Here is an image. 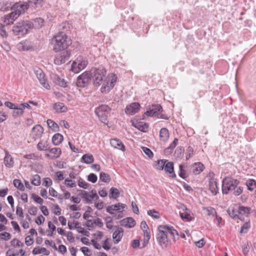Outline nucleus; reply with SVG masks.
<instances>
[{
  "mask_svg": "<svg viewBox=\"0 0 256 256\" xmlns=\"http://www.w3.org/2000/svg\"><path fill=\"white\" fill-rule=\"evenodd\" d=\"M116 230L112 234V238L114 243L117 244L120 240L122 236L124 230L122 228L116 226Z\"/></svg>",
  "mask_w": 256,
  "mask_h": 256,
  "instance_id": "obj_18",
  "label": "nucleus"
},
{
  "mask_svg": "<svg viewBox=\"0 0 256 256\" xmlns=\"http://www.w3.org/2000/svg\"><path fill=\"white\" fill-rule=\"evenodd\" d=\"M250 228V224L249 222H246L241 227L240 233H246L248 230Z\"/></svg>",
  "mask_w": 256,
  "mask_h": 256,
  "instance_id": "obj_58",
  "label": "nucleus"
},
{
  "mask_svg": "<svg viewBox=\"0 0 256 256\" xmlns=\"http://www.w3.org/2000/svg\"><path fill=\"white\" fill-rule=\"evenodd\" d=\"M34 242L33 238H32L30 236H28L25 238V243L26 244L29 246L32 244Z\"/></svg>",
  "mask_w": 256,
  "mask_h": 256,
  "instance_id": "obj_63",
  "label": "nucleus"
},
{
  "mask_svg": "<svg viewBox=\"0 0 256 256\" xmlns=\"http://www.w3.org/2000/svg\"><path fill=\"white\" fill-rule=\"evenodd\" d=\"M34 28L32 22L28 20H21L17 22L12 28V32L16 36H23L28 32L30 29Z\"/></svg>",
  "mask_w": 256,
  "mask_h": 256,
  "instance_id": "obj_4",
  "label": "nucleus"
},
{
  "mask_svg": "<svg viewBox=\"0 0 256 256\" xmlns=\"http://www.w3.org/2000/svg\"><path fill=\"white\" fill-rule=\"evenodd\" d=\"M52 184V180L49 178H44L43 180V185L45 186L48 187L51 186Z\"/></svg>",
  "mask_w": 256,
  "mask_h": 256,
  "instance_id": "obj_61",
  "label": "nucleus"
},
{
  "mask_svg": "<svg viewBox=\"0 0 256 256\" xmlns=\"http://www.w3.org/2000/svg\"><path fill=\"white\" fill-rule=\"evenodd\" d=\"M111 108L108 105L102 104L96 108L95 113L103 112L108 114Z\"/></svg>",
  "mask_w": 256,
  "mask_h": 256,
  "instance_id": "obj_32",
  "label": "nucleus"
},
{
  "mask_svg": "<svg viewBox=\"0 0 256 256\" xmlns=\"http://www.w3.org/2000/svg\"><path fill=\"white\" fill-rule=\"evenodd\" d=\"M167 160H158L156 162V164H155V168L156 169L158 170H164V167L165 163L166 162Z\"/></svg>",
  "mask_w": 256,
  "mask_h": 256,
  "instance_id": "obj_43",
  "label": "nucleus"
},
{
  "mask_svg": "<svg viewBox=\"0 0 256 256\" xmlns=\"http://www.w3.org/2000/svg\"><path fill=\"white\" fill-rule=\"evenodd\" d=\"M164 166V170L166 173L168 174L170 177L175 178L176 176L174 172V163L172 162L167 161L165 163Z\"/></svg>",
  "mask_w": 256,
  "mask_h": 256,
  "instance_id": "obj_17",
  "label": "nucleus"
},
{
  "mask_svg": "<svg viewBox=\"0 0 256 256\" xmlns=\"http://www.w3.org/2000/svg\"><path fill=\"white\" fill-rule=\"evenodd\" d=\"M158 230L156 239L162 247H166L170 244L168 238L169 235L174 239L175 238V235L178 236V232L172 226L160 225L158 226Z\"/></svg>",
  "mask_w": 256,
  "mask_h": 256,
  "instance_id": "obj_2",
  "label": "nucleus"
},
{
  "mask_svg": "<svg viewBox=\"0 0 256 256\" xmlns=\"http://www.w3.org/2000/svg\"><path fill=\"white\" fill-rule=\"evenodd\" d=\"M66 39L67 36L64 32H60L54 36L51 40L53 50L56 52H58L67 48L69 44Z\"/></svg>",
  "mask_w": 256,
  "mask_h": 256,
  "instance_id": "obj_3",
  "label": "nucleus"
},
{
  "mask_svg": "<svg viewBox=\"0 0 256 256\" xmlns=\"http://www.w3.org/2000/svg\"><path fill=\"white\" fill-rule=\"evenodd\" d=\"M14 184L15 187L17 188L20 190L22 191H24V186L20 180H18V179L14 180Z\"/></svg>",
  "mask_w": 256,
  "mask_h": 256,
  "instance_id": "obj_45",
  "label": "nucleus"
},
{
  "mask_svg": "<svg viewBox=\"0 0 256 256\" xmlns=\"http://www.w3.org/2000/svg\"><path fill=\"white\" fill-rule=\"evenodd\" d=\"M10 244L14 247H22L24 246V244L16 238L10 242Z\"/></svg>",
  "mask_w": 256,
  "mask_h": 256,
  "instance_id": "obj_47",
  "label": "nucleus"
},
{
  "mask_svg": "<svg viewBox=\"0 0 256 256\" xmlns=\"http://www.w3.org/2000/svg\"><path fill=\"white\" fill-rule=\"evenodd\" d=\"M183 166H184L182 165V164H180L179 166V168H180L179 176L180 177L182 178H184L186 177V174L185 171L183 170Z\"/></svg>",
  "mask_w": 256,
  "mask_h": 256,
  "instance_id": "obj_60",
  "label": "nucleus"
},
{
  "mask_svg": "<svg viewBox=\"0 0 256 256\" xmlns=\"http://www.w3.org/2000/svg\"><path fill=\"white\" fill-rule=\"evenodd\" d=\"M82 160H83L85 163L90 164H92L94 160V158L92 154H84L82 158Z\"/></svg>",
  "mask_w": 256,
  "mask_h": 256,
  "instance_id": "obj_37",
  "label": "nucleus"
},
{
  "mask_svg": "<svg viewBox=\"0 0 256 256\" xmlns=\"http://www.w3.org/2000/svg\"><path fill=\"white\" fill-rule=\"evenodd\" d=\"M63 140V136L57 133L54 134L52 138V142L55 146L59 145Z\"/></svg>",
  "mask_w": 256,
  "mask_h": 256,
  "instance_id": "obj_29",
  "label": "nucleus"
},
{
  "mask_svg": "<svg viewBox=\"0 0 256 256\" xmlns=\"http://www.w3.org/2000/svg\"><path fill=\"white\" fill-rule=\"evenodd\" d=\"M68 228L70 230H72L75 228L78 229V228L80 227V226H78L79 222H78L74 221L73 222H70V221H68Z\"/></svg>",
  "mask_w": 256,
  "mask_h": 256,
  "instance_id": "obj_51",
  "label": "nucleus"
},
{
  "mask_svg": "<svg viewBox=\"0 0 256 256\" xmlns=\"http://www.w3.org/2000/svg\"><path fill=\"white\" fill-rule=\"evenodd\" d=\"M92 71L94 85L98 86L102 84V92H109L114 87L117 80L116 74H112L110 76L106 77V70L104 67L94 68Z\"/></svg>",
  "mask_w": 256,
  "mask_h": 256,
  "instance_id": "obj_1",
  "label": "nucleus"
},
{
  "mask_svg": "<svg viewBox=\"0 0 256 256\" xmlns=\"http://www.w3.org/2000/svg\"><path fill=\"white\" fill-rule=\"evenodd\" d=\"M226 212L228 215L235 220H242V216L238 215V214L237 206L229 208L227 210Z\"/></svg>",
  "mask_w": 256,
  "mask_h": 256,
  "instance_id": "obj_16",
  "label": "nucleus"
},
{
  "mask_svg": "<svg viewBox=\"0 0 256 256\" xmlns=\"http://www.w3.org/2000/svg\"><path fill=\"white\" fill-rule=\"evenodd\" d=\"M238 210L239 216H242V220L244 216H248L250 212V208L242 206H238Z\"/></svg>",
  "mask_w": 256,
  "mask_h": 256,
  "instance_id": "obj_24",
  "label": "nucleus"
},
{
  "mask_svg": "<svg viewBox=\"0 0 256 256\" xmlns=\"http://www.w3.org/2000/svg\"><path fill=\"white\" fill-rule=\"evenodd\" d=\"M24 113V110L22 108H20V105L18 106H16V108L14 109L12 112V116L14 118H17L18 116L22 115Z\"/></svg>",
  "mask_w": 256,
  "mask_h": 256,
  "instance_id": "obj_38",
  "label": "nucleus"
},
{
  "mask_svg": "<svg viewBox=\"0 0 256 256\" xmlns=\"http://www.w3.org/2000/svg\"><path fill=\"white\" fill-rule=\"evenodd\" d=\"M78 186L80 188L86 189L88 188V186H90V184L86 182L85 181L80 178L78 182Z\"/></svg>",
  "mask_w": 256,
  "mask_h": 256,
  "instance_id": "obj_52",
  "label": "nucleus"
},
{
  "mask_svg": "<svg viewBox=\"0 0 256 256\" xmlns=\"http://www.w3.org/2000/svg\"><path fill=\"white\" fill-rule=\"evenodd\" d=\"M70 52L68 51H64L56 55L54 62L58 65L62 64L68 60L70 56Z\"/></svg>",
  "mask_w": 256,
  "mask_h": 256,
  "instance_id": "obj_11",
  "label": "nucleus"
},
{
  "mask_svg": "<svg viewBox=\"0 0 256 256\" xmlns=\"http://www.w3.org/2000/svg\"><path fill=\"white\" fill-rule=\"evenodd\" d=\"M64 184L66 186L70 188H74L76 186L75 182L68 178L65 180Z\"/></svg>",
  "mask_w": 256,
  "mask_h": 256,
  "instance_id": "obj_53",
  "label": "nucleus"
},
{
  "mask_svg": "<svg viewBox=\"0 0 256 256\" xmlns=\"http://www.w3.org/2000/svg\"><path fill=\"white\" fill-rule=\"evenodd\" d=\"M240 184V181L230 176L225 177L222 181V192L228 194L230 192L234 190Z\"/></svg>",
  "mask_w": 256,
  "mask_h": 256,
  "instance_id": "obj_5",
  "label": "nucleus"
},
{
  "mask_svg": "<svg viewBox=\"0 0 256 256\" xmlns=\"http://www.w3.org/2000/svg\"><path fill=\"white\" fill-rule=\"evenodd\" d=\"M50 153L54 154V155L50 158L51 159H54L58 158L60 156L62 151L60 148H48V150Z\"/></svg>",
  "mask_w": 256,
  "mask_h": 256,
  "instance_id": "obj_33",
  "label": "nucleus"
},
{
  "mask_svg": "<svg viewBox=\"0 0 256 256\" xmlns=\"http://www.w3.org/2000/svg\"><path fill=\"white\" fill-rule=\"evenodd\" d=\"M111 146L114 148L124 151L125 150V146L122 142L118 139H112L110 141Z\"/></svg>",
  "mask_w": 256,
  "mask_h": 256,
  "instance_id": "obj_23",
  "label": "nucleus"
},
{
  "mask_svg": "<svg viewBox=\"0 0 256 256\" xmlns=\"http://www.w3.org/2000/svg\"><path fill=\"white\" fill-rule=\"evenodd\" d=\"M32 199L38 204H42L44 202L43 200L40 197L34 194H32Z\"/></svg>",
  "mask_w": 256,
  "mask_h": 256,
  "instance_id": "obj_56",
  "label": "nucleus"
},
{
  "mask_svg": "<svg viewBox=\"0 0 256 256\" xmlns=\"http://www.w3.org/2000/svg\"><path fill=\"white\" fill-rule=\"evenodd\" d=\"M169 132L166 128H163L160 131V140L163 142H166L169 138Z\"/></svg>",
  "mask_w": 256,
  "mask_h": 256,
  "instance_id": "obj_26",
  "label": "nucleus"
},
{
  "mask_svg": "<svg viewBox=\"0 0 256 256\" xmlns=\"http://www.w3.org/2000/svg\"><path fill=\"white\" fill-rule=\"evenodd\" d=\"M180 214L181 218L184 220H186L188 222H190L192 220V217L190 214V210L189 211H185L183 212H180Z\"/></svg>",
  "mask_w": 256,
  "mask_h": 256,
  "instance_id": "obj_36",
  "label": "nucleus"
},
{
  "mask_svg": "<svg viewBox=\"0 0 256 256\" xmlns=\"http://www.w3.org/2000/svg\"><path fill=\"white\" fill-rule=\"evenodd\" d=\"M125 204L121 203H118L109 206L106 208V212L111 214H114V212H123L125 208Z\"/></svg>",
  "mask_w": 256,
  "mask_h": 256,
  "instance_id": "obj_14",
  "label": "nucleus"
},
{
  "mask_svg": "<svg viewBox=\"0 0 256 256\" xmlns=\"http://www.w3.org/2000/svg\"><path fill=\"white\" fill-rule=\"evenodd\" d=\"M53 108L58 112H64L67 110V107L63 103H56Z\"/></svg>",
  "mask_w": 256,
  "mask_h": 256,
  "instance_id": "obj_28",
  "label": "nucleus"
},
{
  "mask_svg": "<svg viewBox=\"0 0 256 256\" xmlns=\"http://www.w3.org/2000/svg\"><path fill=\"white\" fill-rule=\"evenodd\" d=\"M92 74L90 72H85L80 74L77 78L76 86L78 87H84L90 81Z\"/></svg>",
  "mask_w": 256,
  "mask_h": 256,
  "instance_id": "obj_9",
  "label": "nucleus"
},
{
  "mask_svg": "<svg viewBox=\"0 0 256 256\" xmlns=\"http://www.w3.org/2000/svg\"><path fill=\"white\" fill-rule=\"evenodd\" d=\"M34 72L41 84L46 88L48 90L50 89V86L46 82L45 79V76L42 70L38 68L34 70Z\"/></svg>",
  "mask_w": 256,
  "mask_h": 256,
  "instance_id": "obj_12",
  "label": "nucleus"
},
{
  "mask_svg": "<svg viewBox=\"0 0 256 256\" xmlns=\"http://www.w3.org/2000/svg\"><path fill=\"white\" fill-rule=\"evenodd\" d=\"M143 152L146 154L149 158H152L153 156V153L151 151V150L146 147H142Z\"/></svg>",
  "mask_w": 256,
  "mask_h": 256,
  "instance_id": "obj_62",
  "label": "nucleus"
},
{
  "mask_svg": "<svg viewBox=\"0 0 256 256\" xmlns=\"http://www.w3.org/2000/svg\"><path fill=\"white\" fill-rule=\"evenodd\" d=\"M140 108V104L138 102H133L128 105L125 108V112L128 115H133L138 112Z\"/></svg>",
  "mask_w": 256,
  "mask_h": 256,
  "instance_id": "obj_13",
  "label": "nucleus"
},
{
  "mask_svg": "<svg viewBox=\"0 0 256 256\" xmlns=\"http://www.w3.org/2000/svg\"><path fill=\"white\" fill-rule=\"evenodd\" d=\"M34 22H32L34 28H40L44 24V20L42 18H36L33 20Z\"/></svg>",
  "mask_w": 256,
  "mask_h": 256,
  "instance_id": "obj_31",
  "label": "nucleus"
},
{
  "mask_svg": "<svg viewBox=\"0 0 256 256\" xmlns=\"http://www.w3.org/2000/svg\"><path fill=\"white\" fill-rule=\"evenodd\" d=\"M192 168L194 174H198L204 170V166L201 162H197L192 166Z\"/></svg>",
  "mask_w": 256,
  "mask_h": 256,
  "instance_id": "obj_25",
  "label": "nucleus"
},
{
  "mask_svg": "<svg viewBox=\"0 0 256 256\" xmlns=\"http://www.w3.org/2000/svg\"><path fill=\"white\" fill-rule=\"evenodd\" d=\"M148 214L152 218H160V214L158 212L154 210H150L148 212Z\"/></svg>",
  "mask_w": 256,
  "mask_h": 256,
  "instance_id": "obj_50",
  "label": "nucleus"
},
{
  "mask_svg": "<svg viewBox=\"0 0 256 256\" xmlns=\"http://www.w3.org/2000/svg\"><path fill=\"white\" fill-rule=\"evenodd\" d=\"M4 163L6 168H12L14 165V160L10 153L6 151L5 156L4 160Z\"/></svg>",
  "mask_w": 256,
  "mask_h": 256,
  "instance_id": "obj_19",
  "label": "nucleus"
},
{
  "mask_svg": "<svg viewBox=\"0 0 256 256\" xmlns=\"http://www.w3.org/2000/svg\"><path fill=\"white\" fill-rule=\"evenodd\" d=\"M134 126L138 129L144 132L148 130V124L144 122H137Z\"/></svg>",
  "mask_w": 256,
  "mask_h": 256,
  "instance_id": "obj_34",
  "label": "nucleus"
},
{
  "mask_svg": "<svg viewBox=\"0 0 256 256\" xmlns=\"http://www.w3.org/2000/svg\"><path fill=\"white\" fill-rule=\"evenodd\" d=\"M100 178L102 182H109L110 181V176L104 172L100 173Z\"/></svg>",
  "mask_w": 256,
  "mask_h": 256,
  "instance_id": "obj_44",
  "label": "nucleus"
},
{
  "mask_svg": "<svg viewBox=\"0 0 256 256\" xmlns=\"http://www.w3.org/2000/svg\"><path fill=\"white\" fill-rule=\"evenodd\" d=\"M88 64V61L86 60L82 56H78L76 60L72 63L71 70L74 73H78L80 70L84 68Z\"/></svg>",
  "mask_w": 256,
  "mask_h": 256,
  "instance_id": "obj_8",
  "label": "nucleus"
},
{
  "mask_svg": "<svg viewBox=\"0 0 256 256\" xmlns=\"http://www.w3.org/2000/svg\"><path fill=\"white\" fill-rule=\"evenodd\" d=\"M37 148L40 150H48L49 148L47 141L40 140L37 144Z\"/></svg>",
  "mask_w": 256,
  "mask_h": 256,
  "instance_id": "obj_35",
  "label": "nucleus"
},
{
  "mask_svg": "<svg viewBox=\"0 0 256 256\" xmlns=\"http://www.w3.org/2000/svg\"><path fill=\"white\" fill-rule=\"evenodd\" d=\"M46 244L49 245L54 248L56 250H58V248L56 246L55 243L52 240H46L44 242Z\"/></svg>",
  "mask_w": 256,
  "mask_h": 256,
  "instance_id": "obj_64",
  "label": "nucleus"
},
{
  "mask_svg": "<svg viewBox=\"0 0 256 256\" xmlns=\"http://www.w3.org/2000/svg\"><path fill=\"white\" fill-rule=\"evenodd\" d=\"M120 224L121 226L128 228H132L136 224L134 220L132 218H128L122 220L120 222Z\"/></svg>",
  "mask_w": 256,
  "mask_h": 256,
  "instance_id": "obj_22",
  "label": "nucleus"
},
{
  "mask_svg": "<svg viewBox=\"0 0 256 256\" xmlns=\"http://www.w3.org/2000/svg\"><path fill=\"white\" fill-rule=\"evenodd\" d=\"M79 191L80 192V194L86 200V203H90L94 199L98 200V196L94 190L89 192L84 190H80Z\"/></svg>",
  "mask_w": 256,
  "mask_h": 256,
  "instance_id": "obj_10",
  "label": "nucleus"
},
{
  "mask_svg": "<svg viewBox=\"0 0 256 256\" xmlns=\"http://www.w3.org/2000/svg\"><path fill=\"white\" fill-rule=\"evenodd\" d=\"M32 184L36 186H38L40 184V177L38 174L34 176L31 182Z\"/></svg>",
  "mask_w": 256,
  "mask_h": 256,
  "instance_id": "obj_46",
  "label": "nucleus"
},
{
  "mask_svg": "<svg viewBox=\"0 0 256 256\" xmlns=\"http://www.w3.org/2000/svg\"><path fill=\"white\" fill-rule=\"evenodd\" d=\"M32 4V0H28L27 2H19L12 6V10L18 17L21 14L24 13L28 8H30Z\"/></svg>",
  "mask_w": 256,
  "mask_h": 256,
  "instance_id": "obj_7",
  "label": "nucleus"
},
{
  "mask_svg": "<svg viewBox=\"0 0 256 256\" xmlns=\"http://www.w3.org/2000/svg\"><path fill=\"white\" fill-rule=\"evenodd\" d=\"M44 4L42 0H36L34 1H32V5L30 6V8H36L38 7H41Z\"/></svg>",
  "mask_w": 256,
  "mask_h": 256,
  "instance_id": "obj_48",
  "label": "nucleus"
},
{
  "mask_svg": "<svg viewBox=\"0 0 256 256\" xmlns=\"http://www.w3.org/2000/svg\"><path fill=\"white\" fill-rule=\"evenodd\" d=\"M248 190L252 191L256 188V182L252 179L248 180L246 182Z\"/></svg>",
  "mask_w": 256,
  "mask_h": 256,
  "instance_id": "obj_40",
  "label": "nucleus"
},
{
  "mask_svg": "<svg viewBox=\"0 0 256 256\" xmlns=\"http://www.w3.org/2000/svg\"><path fill=\"white\" fill-rule=\"evenodd\" d=\"M96 114L100 118V120L102 122H104V121H105L106 120V117H107L108 115V114L103 112H100V114L96 113Z\"/></svg>",
  "mask_w": 256,
  "mask_h": 256,
  "instance_id": "obj_55",
  "label": "nucleus"
},
{
  "mask_svg": "<svg viewBox=\"0 0 256 256\" xmlns=\"http://www.w3.org/2000/svg\"><path fill=\"white\" fill-rule=\"evenodd\" d=\"M48 126L54 131H57L58 128V124L52 120H47Z\"/></svg>",
  "mask_w": 256,
  "mask_h": 256,
  "instance_id": "obj_41",
  "label": "nucleus"
},
{
  "mask_svg": "<svg viewBox=\"0 0 256 256\" xmlns=\"http://www.w3.org/2000/svg\"><path fill=\"white\" fill-rule=\"evenodd\" d=\"M97 180V176L93 173L90 174L88 176V180L92 183H95Z\"/></svg>",
  "mask_w": 256,
  "mask_h": 256,
  "instance_id": "obj_54",
  "label": "nucleus"
},
{
  "mask_svg": "<svg viewBox=\"0 0 256 256\" xmlns=\"http://www.w3.org/2000/svg\"><path fill=\"white\" fill-rule=\"evenodd\" d=\"M51 78L56 84L64 88L67 86V82L65 80L60 78L58 75L52 74L51 75Z\"/></svg>",
  "mask_w": 256,
  "mask_h": 256,
  "instance_id": "obj_20",
  "label": "nucleus"
},
{
  "mask_svg": "<svg viewBox=\"0 0 256 256\" xmlns=\"http://www.w3.org/2000/svg\"><path fill=\"white\" fill-rule=\"evenodd\" d=\"M11 234L8 232H4L0 234V238L1 240L6 241L10 239Z\"/></svg>",
  "mask_w": 256,
  "mask_h": 256,
  "instance_id": "obj_49",
  "label": "nucleus"
},
{
  "mask_svg": "<svg viewBox=\"0 0 256 256\" xmlns=\"http://www.w3.org/2000/svg\"><path fill=\"white\" fill-rule=\"evenodd\" d=\"M203 210H206L207 212V215L209 216L214 217L216 214V212L214 208L204 207Z\"/></svg>",
  "mask_w": 256,
  "mask_h": 256,
  "instance_id": "obj_39",
  "label": "nucleus"
},
{
  "mask_svg": "<svg viewBox=\"0 0 256 256\" xmlns=\"http://www.w3.org/2000/svg\"><path fill=\"white\" fill-rule=\"evenodd\" d=\"M209 189L214 195H216L218 192V188L216 181L214 179H211L209 181Z\"/></svg>",
  "mask_w": 256,
  "mask_h": 256,
  "instance_id": "obj_27",
  "label": "nucleus"
},
{
  "mask_svg": "<svg viewBox=\"0 0 256 256\" xmlns=\"http://www.w3.org/2000/svg\"><path fill=\"white\" fill-rule=\"evenodd\" d=\"M18 18L16 14H15L14 12L12 11L9 14L5 15L2 17V18L4 22V24L8 26L12 24L13 22Z\"/></svg>",
  "mask_w": 256,
  "mask_h": 256,
  "instance_id": "obj_15",
  "label": "nucleus"
},
{
  "mask_svg": "<svg viewBox=\"0 0 256 256\" xmlns=\"http://www.w3.org/2000/svg\"><path fill=\"white\" fill-rule=\"evenodd\" d=\"M144 243L148 244V241L150 238V230L144 232Z\"/></svg>",
  "mask_w": 256,
  "mask_h": 256,
  "instance_id": "obj_59",
  "label": "nucleus"
},
{
  "mask_svg": "<svg viewBox=\"0 0 256 256\" xmlns=\"http://www.w3.org/2000/svg\"><path fill=\"white\" fill-rule=\"evenodd\" d=\"M162 108L160 104H153L148 110L144 114L149 116H157L158 118L168 120V118L162 114Z\"/></svg>",
  "mask_w": 256,
  "mask_h": 256,
  "instance_id": "obj_6",
  "label": "nucleus"
},
{
  "mask_svg": "<svg viewBox=\"0 0 256 256\" xmlns=\"http://www.w3.org/2000/svg\"><path fill=\"white\" fill-rule=\"evenodd\" d=\"M44 128L41 126L39 124L35 126L32 128V134L34 135L33 138L34 140L40 138L42 136Z\"/></svg>",
  "mask_w": 256,
  "mask_h": 256,
  "instance_id": "obj_21",
  "label": "nucleus"
},
{
  "mask_svg": "<svg viewBox=\"0 0 256 256\" xmlns=\"http://www.w3.org/2000/svg\"><path fill=\"white\" fill-rule=\"evenodd\" d=\"M80 250L85 256H90L92 255V252L88 247H82Z\"/></svg>",
  "mask_w": 256,
  "mask_h": 256,
  "instance_id": "obj_57",
  "label": "nucleus"
},
{
  "mask_svg": "<svg viewBox=\"0 0 256 256\" xmlns=\"http://www.w3.org/2000/svg\"><path fill=\"white\" fill-rule=\"evenodd\" d=\"M110 198H113L116 199L119 196L120 193L118 190L116 188H112L110 189Z\"/></svg>",
  "mask_w": 256,
  "mask_h": 256,
  "instance_id": "obj_42",
  "label": "nucleus"
},
{
  "mask_svg": "<svg viewBox=\"0 0 256 256\" xmlns=\"http://www.w3.org/2000/svg\"><path fill=\"white\" fill-rule=\"evenodd\" d=\"M32 254H43L44 255L48 256L50 254V252L44 248H40L38 246L34 248Z\"/></svg>",
  "mask_w": 256,
  "mask_h": 256,
  "instance_id": "obj_30",
  "label": "nucleus"
}]
</instances>
